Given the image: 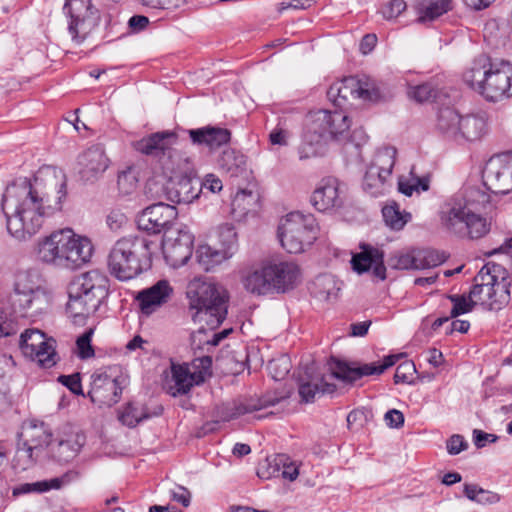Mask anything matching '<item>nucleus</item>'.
<instances>
[{
    "instance_id": "obj_18",
    "label": "nucleus",
    "mask_w": 512,
    "mask_h": 512,
    "mask_svg": "<svg viewBox=\"0 0 512 512\" xmlns=\"http://www.w3.org/2000/svg\"><path fill=\"white\" fill-rule=\"evenodd\" d=\"M123 382L124 378L114 375L112 369L97 371L91 376V388L88 395L92 402L110 407L119 401Z\"/></svg>"
},
{
    "instance_id": "obj_9",
    "label": "nucleus",
    "mask_w": 512,
    "mask_h": 512,
    "mask_svg": "<svg viewBox=\"0 0 512 512\" xmlns=\"http://www.w3.org/2000/svg\"><path fill=\"white\" fill-rule=\"evenodd\" d=\"M10 302L15 314L34 319L47 312L51 294L41 285L36 272L21 271L16 275Z\"/></svg>"
},
{
    "instance_id": "obj_46",
    "label": "nucleus",
    "mask_w": 512,
    "mask_h": 512,
    "mask_svg": "<svg viewBox=\"0 0 512 512\" xmlns=\"http://www.w3.org/2000/svg\"><path fill=\"white\" fill-rule=\"evenodd\" d=\"M465 234L464 236H468L471 239H478L486 235L489 231V224L486 219L476 214L473 210L466 218L465 223Z\"/></svg>"
},
{
    "instance_id": "obj_1",
    "label": "nucleus",
    "mask_w": 512,
    "mask_h": 512,
    "mask_svg": "<svg viewBox=\"0 0 512 512\" xmlns=\"http://www.w3.org/2000/svg\"><path fill=\"white\" fill-rule=\"evenodd\" d=\"M66 193L65 174L51 166L39 169L32 180L9 184L1 200L8 234L17 242L30 241L62 210Z\"/></svg>"
},
{
    "instance_id": "obj_10",
    "label": "nucleus",
    "mask_w": 512,
    "mask_h": 512,
    "mask_svg": "<svg viewBox=\"0 0 512 512\" xmlns=\"http://www.w3.org/2000/svg\"><path fill=\"white\" fill-rule=\"evenodd\" d=\"M319 226L312 214L291 212L281 218L278 225V238L288 253L306 251L318 238Z\"/></svg>"
},
{
    "instance_id": "obj_40",
    "label": "nucleus",
    "mask_w": 512,
    "mask_h": 512,
    "mask_svg": "<svg viewBox=\"0 0 512 512\" xmlns=\"http://www.w3.org/2000/svg\"><path fill=\"white\" fill-rule=\"evenodd\" d=\"M396 154L397 151L394 147L379 148L375 152L369 167L382 172L383 175L391 177L392 170L395 165Z\"/></svg>"
},
{
    "instance_id": "obj_50",
    "label": "nucleus",
    "mask_w": 512,
    "mask_h": 512,
    "mask_svg": "<svg viewBox=\"0 0 512 512\" xmlns=\"http://www.w3.org/2000/svg\"><path fill=\"white\" fill-rule=\"evenodd\" d=\"M267 369L276 381L284 379L291 369V363L287 356H280L277 359L269 361Z\"/></svg>"
},
{
    "instance_id": "obj_21",
    "label": "nucleus",
    "mask_w": 512,
    "mask_h": 512,
    "mask_svg": "<svg viewBox=\"0 0 512 512\" xmlns=\"http://www.w3.org/2000/svg\"><path fill=\"white\" fill-rule=\"evenodd\" d=\"M484 185L495 194L512 191V153L492 157L483 171Z\"/></svg>"
},
{
    "instance_id": "obj_35",
    "label": "nucleus",
    "mask_w": 512,
    "mask_h": 512,
    "mask_svg": "<svg viewBox=\"0 0 512 512\" xmlns=\"http://www.w3.org/2000/svg\"><path fill=\"white\" fill-rule=\"evenodd\" d=\"M258 194L249 190L238 191L232 199L231 212L237 220H241L258 206Z\"/></svg>"
},
{
    "instance_id": "obj_19",
    "label": "nucleus",
    "mask_w": 512,
    "mask_h": 512,
    "mask_svg": "<svg viewBox=\"0 0 512 512\" xmlns=\"http://www.w3.org/2000/svg\"><path fill=\"white\" fill-rule=\"evenodd\" d=\"M402 354L388 355L381 363H366L351 365L347 362L331 358L329 367L332 376L345 382L352 383L363 376L380 375L386 369L396 364Z\"/></svg>"
},
{
    "instance_id": "obj_33",
    "label": "nucleus",
    "mask_w": 512,
    "mask_h": 512,
    "mask_svg": "<svg viewBox=\"0 0 512 512\" xmlns=\"http://www.w3.org/2000/svg\"><path fill=\"white\" fill-rule=\"evenodd\" d=\"M451 0H415L418 22L433 21L451 9Z\"/></svg>"
},
{
    "instance_id": "obj_57",
    "label": "nucleus",
    "mask_w": 512,
    "mask_h": 512,
    "mask_svg": "<svg viewBox=\"0 0 512 512\" xmlns=\"http://www.w3.org/2000/svg\"><path fill=\"white\" fill-rule=\"evenodd\" d=\"M59 382L66 386L72 393L76 395H83L81 378L79 373L72 375H61L58 378Z\"/></svg>"
},
{
    "instance_id": "obj_11",
    "label": "nucleus",
    "mask_w": 512,
    "mask_h": 512,
    "mask_svg": "<svg viewBox=\"0 0 512 512\" xmlns=\"http://www.w3.org/2000/svg\"><path fill=\"white\" fill-rule=\"evenodd\" d=\"M350 127L347 115L340 111L318 110L310 114L306 131L303 135L304 145H309L311 150L301 151L300 158H308L317 154L315 146L329 138L341 139Z\"/></svg>"
},
{
    "instance_id": "obj_12",
    "label": "nucleus",
    "mask_w": 512,
    "mask_h": 512,
    "mask_svg": "<svg viewBox=\"0 0 512 512\" xmlns=\"http://www.w3.org/2000/svg\"><path fill=\"white\" fill-rule=\"evenodd\" d=\"M202 182L187 174L180 175L173 168L165 183L151 179L146 184V194L154 200H167L174 204H189L199 197Z\"/></svg>"
},
{
    "instance_id": "obj_32",
    "label": "nucleus",
    "mask_w": 512,
    "mask_h": 512,
    "mask_svg": "<svg viewBox=\"0 0 512 512\" xmlns=\"http://www.w3.org/2000/svg\"><path fill=\"white\" fill-rule=\"evenodd\" d=\"M162 412V407H157L152 413H150L146 406L140 403L131 402L121 411L118 418L123 425L133 428L146 419L161 415Z\"/></svg>"
},
{
    "instance_id": "obj_41",
    "label": "nucleus",
    "mask_w": 512,
    "mask_h": 512,
    "mask_svg": "<svg viewBox=\"0 0 512 512\" xmlns=\"http://www.w3.org/2000/svg\"><path fill=\"white\" fill-rule=\"evenodd\" d=\"M335 389L334 384L326 382L323 378L320 381H301L299 383V395L302 401L306 403L314 401L317 394H330Z\"/></svg>"
},
{
    "instance_id": "obj_27",
    "label": "nucleus",
    "mask_w": 512,
    "mask_h": 512,
    "mask_svg": "<svg viewBox=\"0 0 512 512\" xmlns=\"http://www.w3.org/2000/svg\"><path fill=\"white\" fill-rule=\"evenodd\" d=\"M176 142L177 135L174 132L161 131L136 141L134 148L145 155L159 157L168 154L171 158V149Z\"/></svg>"
},
{
    "instance_id": "obj_5",
    "label": "nucleus",
    "mask_w": 512,
    "mask_h": 512,
    "mask_svg": "<svg viewBox=\"0 0 512 512\" xmlns=\"http://www.w3.org/2000/svg\"><path fill=\"white\" fill-rule=\"evenodd\" d=\"M464 82L485 99L496 102L512 96V63L480 56L463 75Z\"/></svg>"
},
{
    "instance_id": "obj_2",
    "label": "nucleus",
    "mask_w": 512,
    "mask_h": 512,
    "mask_svg": "<svg viewBox=\"0 0 512 512\" xmlns=\"http://www.w3.org/2000/svg\"><path fill=\"white\" fill-rule=\"evenodd\" d=\"M36 253L45 264L75 270L90 261L93 245L87 237L63 228L41 237L36 244Z\"/></svg>"
},
{
    "instance_id": "obj_47",
    "label": "nucleus",
    "mask_w": 512,
    "mask_h": 512,
    "mask_svg": "<svg viewBox=\"0 0 512 512\" xmlns=\"http://www.w3.org/2000/svg\"><path fill=\"white\" fill-rule=\"evenodd\" d=\"M455 196L461 198L465 202V206L471 210L484 207L490 199L489 195L479 187H467L462 193Z\"/></svg>"
},
{
    "instance_id": "obj_25",
    "label": "nucleus",
    "mask_w": 512,
    "mask_h": 512,
    "mask_svg": "<svg viewBox=\"0 0 512 512\" xmlns=\"http://www.w3.org/2000/svg\"><path fill=\"white\" fill-rule=\"evenodd\" d=\"M361 251L352 256L351 264L354 271L359 274L367 272L372 268L373 275L380 279H386V267L384 265V254L369 244H361Z\"/></svg>"
},
{
    "instance_id": "obj_13",
    "label": "nucleus",
    "mask_w": 512,
    "mask_h": 512,
    "mask_svg": "<svg viewBox=\"0 0 512 512\" xmlns=\"http://www.w3.org/2000/svg\"><path fill=\"white\" fill-rule=\"evenodd\" d=\"M51 441L52 434L44 423L23 424L18 434L17 450L13 459L14 468L21 471L31 468Z\"/></svg>"
},
{
    "instance_id": "obj_62",
    "label": "nucleus",
    "mask_w": 512,
    "mask_h": 512,
    "mask_svg": "<svg viewBox=\"0 0 512 512\" xmlns=\"http://www.w3.org/2000/svg\"><path fill=\"white\" fill-rule=\"evenodd\" d=\"M418 262H420V260H418L417 254H404L398 258L395 267L398 269H423V266Z\"/></svg>"
},
{
    "instance_id": "obj_56",
    "label": "nucleus",
    "mask_w": 512,
    "mask_h": 512,
    "mask_svg": "<svg viewBox=\"0 0 512 512\" xmlns=\"http://www.w3.org/2000/svg\"><path fill=\"white\" fill-rule=\"evenodd\" d=\"M415 371V365L411 361H406L398 365L394 375L395 383H406L410 382V378Z\"/></svg>"
},
{
    "instance_id": "obj_20",
    "label": "nucleus",
    "mask_w": 512,
    "mask_h": 512,
    "mask_svg": "<svg viewBox=\"0 0 512 512\" xmlns=\"http://www.w3.org/2000/svg\"><path fill=\"white\" fill-rule=\"evenodd\" d=\"M178 216L177 209L174 205L165 204L162 200L146 207L137 218V225L140 230L147 231L152 234L164 232L174 226L180 225L176 223Z\"/></svg>"
},
{
    "instance_id": "obj_39",
    "label": "nucleus",
    "mask_w": 512,
    "mask_h": 512,
    "mask_svg": "<svg viewBox=\"0 0 512 512\" xmlns=\"http://www.w3.org/2000/svg\"><path fill=\"white\" fill-rule=\"evenodd\" d=\"M221 169L229 173L232 177H237L246 171V156L239 151L229 149L223 151L219 158Z\"/></svg>"
},
{
    "instance_id": "obj_4",
    "label": "nucleus",
    "mask_w": 512,
    "mask_h": 512,
    "mask_svg": "<svg viewBox=\"0 0 512 512\" xmlns=\"http://www.w3.org/2000/svg\"><path fill=\"white\" fill-rule=\"evenodd\" d=\"M158 244L142 235H128L115 242L108 255V268L115 278L127 281L151 266Z\"/></svg>"
},
{
    "instance_id": "obj_60",
    "label": "nucleus",
    "mask_w": 512,
    "mask_h": 512,
    "mask_svg": "<svg viewBox=\"0 0 512 512\" xmlns=\"http://www.w3.org/2000/svg\"><path fill=\"white\" fill-rule=\"evenodd\" d=\"M187 0H141L142 4L154 9L178 8Z\"/></svg>"
},
{
    "instance_id": "obj_28",
    "label": "nucleus",
    "mask_w": 512,
    "mask_h": 512,
    "mask_svg": "<svg viewBox=\"0 0 512 512\" xmlns=\"http://www.w3.org/2000/svg\"><path fill=\"white\" fill-rule=\"evenodd\" d=\"M173 292L167 280H159L153 286L139 292L137 300L143 313L151 314L157 307L166 303Z\"/></svg>"
},
{
    "instance_id": "obj_16",
    "label": "nucleus",
    "mask_w": 512,
    "mask_h": 512,
    "mask_svg": "<svg viewBox=\"0 0 512 512\" xmlns=\"http://www.w3.org/2000/svg\"><path fill=\"white\" fill-rule=\"evenodd\" d=\"M193 243L194 236L182 224L166 230L161 248L167 264L173 268L185 265L192 256Z\"/></svg>"
},
{
    "instance_id": "obj_61",
    "label": "nucleus",
    "mask_w": 512,
    "mask_h": 512,
    "mask_svg": "<svg viewBox=\"0 0 512 512\" xmlns=\"http://www.w3.org/2000/svg\"><path fill=\"white\" fill-rule=\"evenodd\" d=\"M106 222L111 230L117 231L126 224L127 217L120 210L114 209L107 215Z\"/></svg>"
},
{
    "instance_id": "obj_54",
    "label": "nucleus",
    "mask_w": 512,
    "mask_h": 512,
    "mask_svg": "<svg viewBox=\"0 0 512 512\" xmlns=\"http://www.w3.org/2000/svg\"><path fill=\"white\" fill-rule=\"evenodd\" d=\"M418 260L423 266V269L435 267L440 265L444 260L445 256L434 250H426L417 253Z\"/></svg>"
},
{
    "instance_id": "obj_52",
    "label": "nucleus",
    "mask_w": 512,
    "mask_h": 512,
    "mask_svg": "<svg viewBox=\"0 0 512 512\" xmlns=\"http://www.w3.org/2000/svg\"><path fill=\"white\" fill-rule=\"evenodd\" d=\"M92 335L93 330L89 329L83 335H81L76 341L78 356L81 359H88L94 356V349L91 345Z\"/></svg>"
},
{
    "instance_id": "obj_15",
    "label": "nucleus",
    "mask_w": 512,
    "mask_h": 512,
    "mask_svg": "<svg viewBox=\"0 0 512 512\" xmlns=\"http://www.w3.org/2000/svg\"><path fill=\"white\" fill-rule=\"evenodd\" d=\"M327 96L336 106L342 107L351 99L377 101L381 93L375 82L369 78L347 77L333 83L327 91Z\"/></svg>"
},
{
    "instance_id": "obj_8",
    "label": "nucleus",
    "mask_w": 512,
    "mask_h": 512,
    "mask_svg": "<svg viewBox=\"0 0 512 512\" xmlns=\"http://www.w3.org/2000/svg\"><path fill=\"white\" fill-rule=\"evenodd\" d=\"M510 280L507 269L494 262L485 264L474 278L469 292L475 305L480 304L489 310H501L510 301Z\"/></svg>"
},
{
    "instance_id": "obj_42",
    "label": "nucleus",
    "mask_w": 512,
    "mask_h": 512,
    "mask_svg": "<svg viewBox=\"0 0 512 512\" xmlns=\"http://www.w3.org/2000/svg\"><path fill=\"white\" fill-rule=\"evenodd\" d=\"M382 215L385 224L393 230H401L411 218L410 213L402 212L395 202L385 205Z\"/></svg>"
},
{
    "instance_id": "obj_14",
    "label": "nucleus",
    "mask_w": 512,
    "mask_h": 512,
    "mask_svg": "<svg viewBox=\"0 0 512 512\" xmlns=\"http://www.w3.org/2000/svg\"><path fill=\"white\" fill-rule=\"evenodd\" d=\"M212 358H196L191 364L171 365V376L166 380L167 392L176 397L188 393L195 385H200L211 375Z\"/></svg>"
},
{
    "instance_id": "obj_29",
    "label": "nucleus",
    "mask_w": 512,
    "mask_h": 512,
    "mask_svg": "<svg viewBox=\"0 0 512 512\" xmlns=\"http://www.w3.org/2000/svg\"><path fill=\"white\" fill-rule=\"evenodd\" d=\"M195 145H204L210 150L218 149L230 141L231 133L226 128L206 126L188 131Z\"/></svg>"
},
{
    "instance_id": "obj_34",
    "label": "nucleus",
    "mask_w": 512,
    "mask_h": 512,
    "mask_svg": "<svg viewBox=\"0 0 512 512\" xmlns=\"http://www.w3.org/2000/svg\"><path fill=\"white\" fill-rule=\"evenodd\" d=\"M486 121L478 115L460 116L459 136L467 141L479 140L486 133Z\"/></svg>"
},
{
    "instance_id": "obj_7",
    "label": "nucleus",
    "mask_w": 512,
    "mask_h": 512,
    "mask_svg": "<svg viewBox=\"0 0 512 512\" xmlns=\"http://www.w3.org/2000/svg\"><path fill=\"white\" fill-rule=\"evenodd\" d=\"M109 280L99 270H91L73 278L68 286L67 312L74 318L94 314L107 297Z\"/></svg>"
},
{
    "instance_id": "obj_59",
    "label": "nucleus",
    "mask_w": 512,
    "mask_h": 512,
    "mask_svg": "<svg viewBox=\"0 0 512 512\" xmlns=\"http://www.w3.org/2000/svg\"><path fill=\"white\" fill-rule=\"evenodd\" d=\"M446 448L450 455H457L468 448V443L463 436L454 434L447 440Z\"/></svg>"
},
{
    "instance_id": "obj_24",
    "label": "nucleus",
    "mask_w": 512,
    "mask_h": 512,
    "mask_svg": "<svg viewBox=\"0 0 512 512\" xmlns=\"http://www.w3.org/2000/svg\"><path fill=\"white\" fill-rule=\"evenodd\" d=\"M472 210L459 197L453 196L441 207L440 221L449 232L464 237L466 218Z\"/></svg>"
},
{
    "instance_id": "obj_37",
    "label": "nucleus",
    "mask_w": 512,
    "mask_h": 512,
    "mask_svg": "<svg viewBox=\"0 0 512 512\" xmlns=\"http://www.w3.org/2000/svg\"><path fill=\"white\" fill-rule=\"evenodd\" d=\"M195 257L198 264L205 271L212 270L215 266L230 258L227 252L207 244L198 246Z\"/></svg>"
},
{
    "instance_id": "obj_53",
    "label": "nucleus",
    "mask_w": 512,
    "mask_h": 512,
    "mask_svg": "<svg viewBox=\"0 0 512 512\" xmlns=\"http://www.w3.org/2000/svg\"><path fill=\"white\" fill-rule=\"evenodd\" d=\"M119 191L122 194H130L137 186V178L131 169L122 171L117 180Z\"/></svg>"
},
{
    "instance_id": "obj_36",
    "label": "nucleus",
    "mask_w": 512,
    "mask_h": 512,
    "mask_svg": "<svg viewBox=\"0 0 512 512\" xmlns=\"http://www.w3.org/2000/svg\"><path fill=\"white\" fill-rule=\"evenodd\" d=\"M390 181V176L368 166L363 178V190L373 197H378L386 193Z\"/></svg>"
},
{
    "instance_id": "obj_23",
    "label": "nucleus",
    "mask_w": 512,
    "mask_h": 512,
    "mask_svg": "<svg viewBox=\"0 0 512 512\" xmlns=\"http://www.w3.org/2000/svg\"><path fill=\"white\" fill-rule=\"evenodd\" d=\"M342 203L340 183L334 177L321 179L311 195V204L320 212H328L340 208Z\"/></svg>"
},
{
    "instance_id": "obj_63",
    "label": "nucleus",
    "mask_w": 512,
    "mask_h": 512,
    "mask_svg": "<svg viewBox=\"0 0 512 512\" xmlns=\"http://www.w3.org/2000/svg\"><path fill=\"white\" fill-rule=\"evenodd\" d=\"M289 131L278 124L269 134V140L273 145L286 146L288 144Z\"/></svg>"
},
{
    "instance_id": "obj_22",
    "label": "nucleus",
    "mask_w": 512,
    "mask_h": 512,
    "mask_svg": "<svg viewBox=\"0 0 512 512\" xmlns=\"http://www.w3.org/2000/svg\"><path fill=\"white\" fill-rule=\"evenodd\" d=\"M64 13L69 18L68 31L73 40L81 43L91 27L95 14L91 0H66Z\"/></svg>"
},
{
    "instance_id": "obj_6",
    "label": "nucleus",
    "mask_w": 512,
    "mask_h": 512,
    "mask_svg": "<svg viewBox=\"0 0 512 512\" xmlns=\"http://www.w3.org/2000/svg\"><path fill=\"white\" fill-rule=\"evenodd\" d=\"M186 294L194 322L215 329L226 318L228 294L222 286L195 278L188 284Z\"/></svg>"
},
{
    "instance_id": "obj_44",
    "label": "nucleus",
    "mask_w": 512,
    "mask_h": 512,
    "mask_svg": "<svg viewBox=\"0 0 512 512\" xmlns=\"http://www.w3.org/2000/svg\"><path fill=\"white\" fill-rule=\"evenodd\" d=\"M464 495L473 502H476L480 505H491L498 503L500 501V495L481 488L477 484H468L464 485Z\"/></svg>"
},
{
    "instance_id": "obj_55",
    "label": "nucleus",
    "mask_w": 512,
    "mask_h": 512,
    "mask_svg": "<svg viewBox=\"0 0 512 512\" xmlns=\"http://www.w3.org/2000/svg\"><path fill=\"white\" fill-rule=\"evenodd\" d=\"M409 96L418 102H425L435 96V90L430 84H421L409 91Z\"/></svg>"
},
{
    "instance_id": "obj_31",
    "label": "nucleus",
    "mask_w": 512,
    "mask_h": 512,
    "mask_svg": "<svg viewBox=\"0 0 512 512\" xmlns=\"http://www.w3.org/2000/svg\"><path fill=\"white\" fill-rule=\"evenodd\" d=\"M84 443V434L73 433L67 439H62L57 445L52 446L51 456L60 463H67L76 457Z\"/></svg>"
},
{
    "instance_id": "obj_26",
    "label": "nucleus",
    "mask_w": 512,
    "mask_h": 512,
    "mask_svg": "<svg viewBox=\"0 0 512 512\" xmlns=\"http://www.w3.org/2000/svg\"><path fill=\"white\" fill-rule=\"evenodd\" d=\"M78 164L81 178L87 182H94L109 167V159L104 149L96 145L88 148L79 156Z\"/></svg>"
},
{
    "instance_id": "obj_17",
    "label": "nucleus",
    "mask_w": 512,
    "mask_h": 512,
    "mask_svg": "<svg viewBox=\"0 0 512 512\" xmlns=\"http://www.w3.org/2000/svg\"><path fill=\"white\" fill-rule=\"evenodd\" d=\"M20 349L24 356L36 361L41 367L50 368L57 363L55 340L46 338L38 329H27L21 334Z\"/></svg>"
},
{
    "instance_id": "obj_48",
    "label": "nucleus",
    "mask_w": 512,
    "mask_h": 512,
    "mask_svg": "<svg viewBox=\"0 0 512 512\" xmlns=\"http://www.w3.org/2000/svg\"><path fill=\"white\" fill-rule=\"evenodd\" d=\"M285 460V455L267 457L258 466V477L262 479H270L272 477L280 476L281 464H283V461Z\"/></svg>"
},
{
    "instance_id": "obj_43",
    "label": "nucleus",
    "mask_w": 512,
    "mask_h": 512,
    "mask_svg": "<svg viewBox=\"0 0 512 512\" xmlns=\"http://www.w3.org/2000/svg\"><path fill=\"white\" fill-rule=\"evenodd\" d=\"M315 295L323 301L335 300L338 297L340 288L335 279L330 275H321L314 282Z\"/></svg>"
},
{
    "instance_id": "obj_49",
    "label": "nucleus",
    "mask_w": 512,
    "mask_h": 512,
    "mask_svg": "<svg viewBox=\"0 0 512 512\" xmlns=\"http://www.w3.org/2000/svg\"><path fill=\"white\" fill-rule=\"evenodd\" d=\"M448 299L453 303V307L450 312V318H456L459 315L469 313L473 310L475 303L469 298V294H454L449 295Z\"/></svg>"
},
{
    "instance_id": "obj_45",
    "label": "nucleus",
    "mask_w": 512,
    "mask_h": 512,
    "mask_svg": "<svg viewBox=\"0 0 512 512\" xmlns=\"http://www.w3.org/2000/svg\"><path fill=\"white\" fill-rule=\"evenodd\" d=\"M218 242L221 250L227 252L231 258L237 249V233L232 224H223L217 230Z\"/></svg>"
},
{
    "instance_id": "obj_58",
    "label": "nucleus",
    "mask_w": 512,
    "mask_h": 512,
    "mask_svg": "<svg viewBox=\"0 0 512 512\" xmlns=\"http://www.w3.org/2000/svg\"><path fill=\"white\" fill-rule=\"evenodd\" d=\"M18 329L17 323L0 308V338L15 334Z\"/></svg>"
},
{
    "instance_id": "obj_30",
    "label": "nucleus",
    "mask_w": 512,
    "mask_h": 512,
    "mask_svg": "<svg viewBox=\"0 0 512 512\" xmlns=\"http://www.w3.org/2000/svg\"><path fill=\"white\" fill-rule=\"evenodd\" d=\"M279 401L280 398L278 397L268 396H265L263 398H249L235 401L233 402L232 405H229L224 408V411L222 413V419L224 421H230L246 413H252L254 411L261 410L269 406H274Z\"/></svg>"
},
{
    "instance_id": "obj_38",
    "label": "nucleus",
    "mask_w": 512,
    "mask_h": 512,
    "mask_svg": "<svg viewBox=\"0 0 512 512\" xmlns=\"http://www.w3.org/2000/svg\"><path fill=\"white\" fill-rule=\"evenodd\" d=\"M460 115L450 107L441 109L437 116V129L447 137L458 140Z\"/></svg>"
},
{
    "instance_id": "obj_3",
    "label": "nucleus",
    "mask_w": 512,
    "mask_h": 512,
    "mask_svg": "<svg viewBox=\"0 0 512 512\" xmlns=\"http://www.w3.org/2000/svg\"><path fill=\"white\" fill-rule=\"evenodd\" d=\"M300 278V269L291 261L265 259L243 271L241 283L250 294L266 296L293 289Z\"/></svg>"
},
{
    "instance_id": "obj_51",
    "label": "nucleus",
    "mask_w": 512,
    "mask_h": 512,
    "mask_svg": "<svg viewBox=\"0 0 512 512\" xmlns=\"http://www.w3.org/2000/svg\"><path fill=\"white\" fill-rule=\"evenodd\" d=\"M407 8L404 0H390L381 7V14L386 20L396 19Z\"/></svg>"
},
{
    "instance_id": "obj_64",
    "label": "nucleus",
    "mask_w": 512,
    "mask_h": 512,
    "mask_svg": "<svg viewBox=\"0 0 512 512\" xmlns=\"http://www.w3.org/2000/svg\"><path fill=\"white\" fill-rule=\"evenodd\" d=\"M170 495L174 501L182 504L184 507L189 506L191 501V493L187 488L183 486H176L171 490Z\"/></svg>"
}]
</instances>
